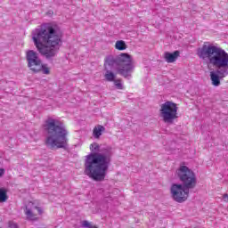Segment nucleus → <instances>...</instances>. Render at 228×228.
I'll return each instance as SVG.
<instances>
[{
    "label": "nucleus",
    "instance_id": "7",
    "mask_svg": "<svg viewBox=\"0 0 228 228\" xmlns=\"http://www.w3.org/2000/svg\"><path fill=\"white\" fill-rule=\"evenodd\" d=\"M160 117L166 124H172L177 118V104L166 102L160 105Z\"/></svg>",
    "mask_w": 228,
    "mask_h": 228
},
{
    "label": "nucleus",
    "instance_id": "10",
    "mask_svg": "<svg viewBox=\"0 0 228 228\" xmlns=\"http://www.w3.org/2000/svg\"><path fill=\"white\" fill-rule=\"evenodd\" d=\"M179 54H180V53L177 50L175 51L174 53L166 52L164 53V58L167 63H174V61H175L177 60Z\"/></svg>",
    "mask_w": 228,
    "mask_h": 228
},
{
    "label": "nucleus",
    "instance_id": "5",
    "mask_svg": "<svg viewBox=\"0 0 228 228\" xmlns=\"http://www.w3.org/2000/svg\"><path fill=\"white\" fill-rule=\"evenodd\" d=\"M176 175L182 184L173 183L170 193L175 202H186L190 196V190L197 186V176L195 173L186 166H180L176 170Z\"/></svg>",
    "mask_w": 228,
    "mask_h": 228
},
{
    "label": "nucleus",
    "instance_id": "4",
    "mask_svg": "<svg viewBox=\"0 0 228 228\" xmlns=\"http://www.w3.org/2000/svg\"><path fill=\"white\" fill-rule=\"evenodd\" d=\"M104 69L106 70L104 77L110 83L114 82L116 77L111 70H117L120 76L129 79L134 70V62L128 53H120L117 56L108 55L104 60Z\"/></svg>",
    "mask_w": 228,
    "mask_h": 228
},
{
    "label": "nucleus",
    "instance_id": "19",
    "mask_svg": "<svg viewBox=\"0 0 228 228\" xmlns=\"http://www.w3.org/2000/svg\"><path fill=\"white\" fill-rule=\"evenodd\" d=\"M4 174V170L0 168V177Z\"/></svg>",
    "mask_w": 228,
    "mask_h": 228
},
{
    "label": "nucleus",
    "instance_id": "2",
    "mask_svg": "<svg viewBox=\"0 0 228 228\" xmlns=\"http://www.w3.org/2000/svg\"><path fill=\"white\" fill-rule=\"evenodd\" d=\"M90 151L92 153L86 156L85 159V174L94 181H104L111 163L113 149L110 146L102 148L94 142L90 145Z\"/></svg>",
    "mask_w": 228,
    "mask_h": 228
},
{
    "label": "nucleus",
    "instance_id": "8",
    "mask_svg": "<svg viewBox=\"0 0 228 228\" xmlns=\"http://www.w3.org/2000/svg\"><path fill=\"white\" fill-rule=\"evenodd\" d=\"M27 61L28 66L30 70H35L40 69V64L42 63V60L38 57V53L33 50H29L27 52Z\"/></svg>",
    "mask_w": 228,
    "mask_h": 228
},
{
    "label": "nucleus",
    "instance_id": "14",
    "mask_svg": "<svg viewBox=\"0 0 228 228\" xmlns=\"http://www.w3.org/2000/svg\"><path fill=\"white\" fill-rule=\"evenodd\" d=\"M8 200L7 191L4 188H0V202H6Z\"/></svg>",
    "mask_w": 228,
    "mask_h": 228
},
{
    "label": "nucleus",
    "instance_id": "9",
    "mask_svg": "<svg viewBox=\"0 0 228 228\" xmlns=\"http://www.w3.org/2000/svg\"><path fill=\"white\" fill-rule=\"evenodd\" d=\"M28 220H37V215H42V208L35 206V203L28 202L24 209Z\"/></svg>",
    "mask_w": 228,
    "mask_h": 228
},
{
    "label": "nucleus",
    "instance_id": "1",
    "mask_svg": "<svg viewBox=\"0 0 228 228\" xmlns=\"http://www.w3.org/2000/svg\"><path fill=\"white\" fill-rule=\"evenodd\" d=\"M63 32L56 23L42 24L32 33V40L39 54L46 60H53L61 47Z\"/></svg>",
    "mask_w": 228,
    "mask_h": 228
},
{
    "label": "nucleus",
    "instance_id": "3",
    "mask_svg": "<svg viewBox=\"0 0 228 228\" xmlns=\"http://www.w3.org/2000/svg\"><path fill=\"white\" fill-rule=\"evenodd\" d=\"M197 54L207 65L217 69L210 72V80L213 86H220V80L228 76V53L221 47L213 45H203L199 48Z\"/></svg>",
    "mask_w": 228,
    "mask_h": 228
},
{
    "label": "nucleus",
    "instance_id": "13",
    "mask_svg": "<svg viewBox=\"0 0 228 228\" xmlns=\"http://www.w3.org/2000/svg\"><path fill=\"white\" fill-rule=\"evenodd\" d=\"M39 69H34V72H40L42 70L43 74H50L49 67H47V64H42V62L39 64Z\"/></svg>",
    "mask_w": 228,
    "mask_h": 228
},
{
    "label": "nucleus",
    "instance_id": "11",
    "mask_svg": "<svg viewBox=\"0 0 228 228\" xmlns=\"http://www.w3.org/2000/svg\"><path fill=\"white\" fill-rule=\"evenodd\" d=\"M104 131H106V128L101 125H98L94 128L93 136H94V138H101Z\"/></svg>",
    "mask_w": 228,
    "mask_h": 228
},
{
    "label": "nucleus",
    "instance_id": "6",
    "mask_svg": "<svg viewBox=\"0 0 228 228\" xmlns=\"http://www.w3.org/2000/svg\"><path fill=\"white\" fill-rule=\"evenodd\" d=\"M45 134V145L50 149H65L67 147V126L59 119L48 118L43 126Z\"/></svg>",
    "mask_w": 228,
    "mask_h": 228
},
{
    "label": "nucleus",
    "instance_id": "15",
    "mask_svg": "<svg viewBox=\"0 0 228 228\" xmlns=\"http://www.w3.org/2000/svg\"><path fill=\"white\" fill-rule=\"evenodd\" d=\"M113 83L118 90H124V85L122 84L121 79H116Z\"/></svg>",
    "mask_w": 228,
    "mask_h": 228
},
{
    "label": "nucleus",
    "instance_id": "17",
    "mask_svg": "<svg viewBox=\"0 0 228 228\" xmlns=\"http://www.w3.org/2000/svg\"><path fill=\"white\" fill-rule=\"evenodd\" d=\"M9 227L10 228H17L18 226H17V224H15L14 222L10 221L9 222Z\"/></svg>",
    "mask_w": 228,
    "mask_h": 228
},
{
    "label": "nucleus",
    "instance_id": "16",
    "mask_svg": "<svg viewBox=\"0 0 228 228\" xmlns=\"http://www.w3.org/2000/svg\"><path fill=\"white\" fill-rule=\"evenodd\" d=\"M82 227L93 228L92 224L88 221H83Z\"/></svg>",
    "mask_w": 228,
    "mask_h": 228
},
{
    "label": "nucleus",
    "instance_id": "20",
    "mask_svg": "<svg viewBox=\"0 0 228 228\" xmlns=\"http://www.w3.org/2000/svg\"><path fill=\"white\" fill-rule=\"evenodd\" d=\"M93 228H97V227H93Z\"/></svg>",
    "mask_w": 228,
    "mask_h": 228
},
{
    "label": "nucleus",
    "instance_id": "18",
    "mask_svg": "<svg viewBox=\"0 0 228 228\" xmlns=\"http://www.w3.org/2000/svg\"><path fill=\"white\" fill-rule=\"evenodd\" d=\"M223 200H224V202H228V194H227V193H225V194L223 195Z\"/></svg>",
    "mask_w": 228,
    "mask_h": 228
},
{
    "label": "nucleus",
    "instance_id": "12",
    "mask_svg": "<svg viewBox=\"0 0 228 228\" xmlns=\"http://www.w3.org/2000/svg\"><path fill=\"white\" fill-rule=\"evenodd\" d=\"M115 48L118 49V51H126L127 45H126L124 40H118L116 42Z\"/></svg>",
    "mask_w": 228,
    "mask_h": 228
}]
</instances>
